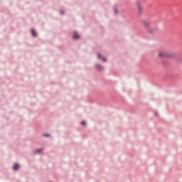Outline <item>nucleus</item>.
Returning a JSON list of instances; mask_svg holds the SVG:
<instances>
[{
	"label": "nucleus",
	"instance_id": "nucleus-10",
	"mask_svg": "<svg viewBox=\"0 0 182 182\" xmlns=\"http://www.w3.org/2000/svg\"><path fill=\"white\" fill-rule=\"evenodd\" d=\"M97 58L98 59H102V56L100 55V53H97Z\"/></svg>",
	"mask_w": 182,
	"mask_h": 182
},
{
	"label": "nucleus",
	"instance_id": "nucleus-12",
	"mask_svg": "<svg viewBox=\"0 0 182 182\" xmlns=\"http://www.w3.org/2000/svg\"><path fill=\"white\" fill-rule=\"evenodd\" d=\"M44 136H45V137H49V134H44Z\"/></svg>",
	"mask_w": 182,
	"mask_h": 182
},
{
	"label": "nucleus",
	"instance_id": "nucleus-11",
	"mask_svg": "<svg viewBox=\"0 0 182 182\" xmlns=\"http://www.w3.org/2000/svg\"><path fill=\"white\" fill-rule=\"evenodd\" d=\"M102 60L103 62H106V58H102Z\"/></svg>",
	"mask_w": 182,
	"mask_h": 182
},
{
	"label": "nucleus",
	"instance_id": "nucleus-7",
	"mask_svg": "<svg viewBox=\"0 0 182 182\" xmlns=\"http://www.w3.org/2000/svg\"><path fill=\"white\" fill-rule=\"evenodd\" d=\"M42 151V149H37L34 151L35 154H38V153H41Z\"/></svg>",
	"mask_w": 182,
	"mask_h": 182
},
{
	"label": "nucleus",
	"instance_id": "nucleus-13",
	"mask_svg": "<svg viewBox=\"0 0 182 182\" xmlns=\"http://www.w3.org/2000/svg\"><path fill=\"white\" fill-rule=\"evenodd\" d=\"M115 14H117V9H114Z\"/></svg>",
	"mask_w": 182,
	"mask_h": 182
},
{
	"label": "nucleus",
	"instance_id": "nucleus-2",
	"mask_svg": "<svg viewBox=\"0 0 182 182\" xmlns=\"http://www.w3.org/2000/svg\"><path fill=\"white\" fill-rule=\"evenodd\" d=\"M136 7L138 8L139 14H141L143 11V7H141V4L140 2L136 1Z\"/></svg>",
	"mask_w": 182,
	"mask_h": 182
},
{
	"label": "nucleus",
	"instance_id": "nucleus-1",
	"mask_svg": "<svg viewBox=\"0 0 182 182\" xmlns=\"http://www.w3.org/2000/svg\"><path fill=\"white\" fill-rule=\"evenodd\" d=\"M159 58H173V55L167 54L165 52H160L158 54Z\"/></svg>",
	"mask_w": 182,
	"mask_h": 182
},
{
	"label": "nucleus",
	"instance_id": "nucleus-14",
	"mask_svg": "<svg viewBox=\"0 0 182 182\" xmlns=\"http://www.w3.org/2000/svg\"><path fill=\"white\" fill-rule=\"evenodd\" d=\"M60 13L63 14V11H60Z\"/></svg>",
	"mask_w": 182,
	"mask_h": 182
},
{
	"label": "nucleus",
	"instance_id": "nucleus-6",
	"mask_svg": "<svg viewBox=\"0 0 182 182\" xmlns=\"http://www.w3.org/2000/svg\"><path fill=\"white\" fill-rule=\"evenodd\" d=\"M31 33H32V36H36V32L35 31L34 29L31 30Z\"/></svg>",
	"mask_w": 182,
	"mask_h": 182
},
{
	"label": "nucleus",
	"instance_id": "nucleus-5",
	"mask_svg": "<svg viewBox=\"0 0 182 182\" xmlns=\"http://www.w3.org/2000/svg\"><path fill=\"white\" fill-rule=\"evenodd\" d=\"M14 170H18L19 169V164H15L13 166Z\"/></svg>",
	"mask_w": 182,
	"mask_h": 182
},
{
	"label": "nucleus",
	"instance_id": "nucleus-3",
	"mask_svg": "<svg viewBox=\"0 0 182 182\" xmlns=\"http://www.w3.org/2000/svg\"><path fill=\"white\" fill-rule=\"evenodd\" d=\"M73 38H74V39H79V38H80V36H79V34H77V33L74 32Z\"/></svg>",
	"mask_w": 182,
	"mask_h": 182
},
{
	"label": "nucleus",
	"instance_id": "nucleus-4",
	"mask_svg": "<svg viewBox=\"0 0 182 182\" xmlns=\"http://www.w3.org/2000/svg\"><path fill=\"white\" fill-rule=\"evenodd\" d=\"M144 25L145 28H150V23H149L147 21H144Z\"/></svg>",
	"mask_w": 182,
	"mask_h": 182
},
{
	"label": "nucleus",
	"instance_id": "nucleus-9",
	"mask_svg": "<svg viewBox=\"0 0 182 182\" xmlns=\"http://www.w3.org/2000/svg\"><path fill=\"white\" fill-rule=\"evenodd\" d=\"M81 124H82V126H85V125H86V122L82 121V122H81Z\"/></svg>",
	"mask_w": 182,
	"mask_h": 182
},
{
	"label": "nucleus",
	"instance_id": "nucleus-8",
	"mask_svg": "<svg viewBox=\"0 0 182 182\" xmlns=\"http://www.w3.org/2000/svg\"><path fill=\"white\" fill-rule=\"evenodd\" d=\"M96 68H97L100 69V70L103 69V67H102L100 65H96Z\"/></svg>",
	"mask_w": 182,
	"mask_h": 182
}]
</instances>
